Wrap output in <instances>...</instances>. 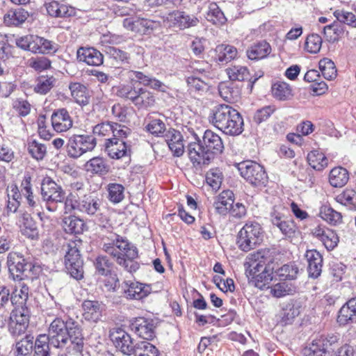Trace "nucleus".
I'll return each mask as SVG.
<instances>
[{
  "instance_id": "7c9ffc66",
  "label": "nucleus",
  "mask_w": 356,
  "mask_h": 356,
  "mask_svg": "<svg viewBox=\"0 0 356 356\" xmlns=\"http://www.w3.org/2000/svg\"><path fill=\"white\" fill-rule=\"evenodd\" d=\"M47 13L54 17H67L75 14L74 8L67 5L51 1L44 4Z\"/></svg>"
},
{
  "instance_id": "0e129e2a",
  "label": "nucleus",
  "mask_w": 356,
  "mask_h": 356,
  "mask_svg": "<svg viewBox=\"0 0 356 356\" xmlns=\"http://www.w3.org/2000/svg\"><path fill=\"white\" fill-rule=\"evenodd\" d=\"M334 16L339 22L356 28V15L353 13L344 10H337L334 12Z\"/></svg>"
},
{
  "instance_id": "20e7f679",
  "label": "nucleus",
  "mask_w": 356,
  "mask_h": 356,
  "mask_svg": "<svg viewBox=\"0 0 356 356\" xmlns=\"http://www.w3.org/2000/svg\"><path fill=\"white\" fill-rule=\"evenodd\" d=\"M82 241L80 239L70 241L63 248L65 252V265L70 275L76 280L83 278V261L80 254Z\"/></svg>"
},
{
  "instance_id": "4be33fe9",
  "label": "nucleus",
  "mask_w": 356,
  "mask_h": 356,
  "mask_svg": "<svg viewBox=\"0 0 356 356\" xmlns=\"http://www.w3.org/2000/svg\"><path fill=\"white\" fill-rule=\"evenodd\" d=\"M112 340L115 347L119 349L123 354L131 355L135 345L130 335L122 330H118L112 334Z\"/></svg>"
},
{
  "instance_id": "f8f14e48",
  "label": "nucleus",
  "mask_w": 356,
  "mask_h": 356,
  "mask_svg": "<svg viewBox=\"0 0 356 356\" xmlns=\"http://www.w3.org/2000/svg\"><path fill=\"white\" fill-rule=\"evenodd\" d=\"M196 141L191 142L188 146V155L195 168L207 165L212 160L211 153L207 150L200 140L197 134H194Z\"/></svg>"
},
{
  "instance_id": "37998d69",
  "label": "nucleus",
  "mask_w": 356,
  "mask_h": 356,
  "mask_svg": "<svg viewBox=\"0 0 356 356\" xmlns=\"http://www.w3.org/2000/svg\"><path fill=\"white\" fill-rule=\"evenodd\" d=\"M307 159L313 169L319 171L323 170L328 164V160L325 154L316 149L308 153Z\"/></svg>"
},
{
  "instance_id": "338daca9",
  "label": "nucleus",
  "mask_w": 356,
  "mask_h": 356,
  "mask_svg": "<svg viewBox=\"0 0 356 356\" xmlns=\"http://www.w3.org/2000/svg\"><path fill=\"white\" fill-rule=\"evenodd\" d=\"M298 273V267L293 264H289L280 268L277 274L281 280H294Z\"/></svg>"
},
{
  "instance_id": "8fccbe9b",
  "label": "nucleus",
  "mask_w": 356,
  "mask_h": 356,
  "mask_svg": "<svg viewBox=\"0 0 356 356\" xmlns=\"http://www.w3.org/2000/svg\"><path fill=\"white\" fill-rule=\"evenodd\" d=\"M134 356H159L158 349L148 341H140L135 344L132 353Z\"/></svg>"
},
{
  "instance_id": "2f4dec72",
  "label": "nucleus",
  "mask_w": 356,
  "mask_h": 356,
  "mask_svg": "<svg viewBox=\"0 0 356 356\" xmlns=\"http://www.w3.org/2000/svg\"><path fill=\"white\" fill-rule=\"evenodd\" d=\"M82 308L83 310V316L86 321L97 322L100 319L103 306L98 301L84 300Z\"/></svg>"
},
{
  "instance_id": "6ab92c4d",
  "label": "nucleus",
  "mask_w": 356,
  "mask_h": 356,
  "mask_svg": "<svg viewBox=\"0 0 356 356\" xmlns=\"http://www.w3.org/2000/svg\"><path fill=\"white\" fill-rule=\"evenodd\" d=\"M122 289L126 298L140 300L150 293L149 285L138 282L127 281L123 283Z\"/></svg>"
},
{
  "instance_id": "aec40b11",
  "label": "nucleus",
  "mask_w": 356,
  "mask_h": 356,
  "mask_svg": "<svg viewBox=\"0 0 356 356\" xmlns=\"http://www.w3.org/2000/svg\"><path fill=\"white\" fill-rule=\"evenodd\" d=\"M131 325L132 329L140 338L152 340L154 337V325L152 319L136 318Z\"/></svg>"
},
{
  "instance_id": "ddd939ff",
  "label": "nucleus",
  "mask_w": 356,
  "mask_h": 356,
  "mask_svg": "<svg viewBox=\"0 0 356 356\" xmlns=\"http://www.w3.org/2000/svg\"><path fill=\"white\" fill-rule=\"evenodd\" d=\"M68 320L56 318L50 324L47 337L50 345L55 348H63L67 344Z\"/></svg>"
},
{
  "instance_id": "58836bf2",
  "label": "nucleus",
  "mask_w": 356,
  "mask_h": 356,
  "mask_svg": "<svg viewBox=\"0 0 356 356\" xmlns=\"http://www.w3.org/2000/svg\"><path fill=\"white\" fill-rule=\"evenodd\" d=\"M29 17V13L23 8L10 10L4 15L3 21L7 26H19L23 24Z\"/></svg>"
},
{
  "instance_id": "603ef678",
  "label": "nucleus",
  "mask_w": 356,
  "mask_h": 356,
  "mask_svg": "<svg viewBox=\"0 0 356 356\" xmlns=\"http://www.w3.org/2000/svg\"><path fill=\"white\" fill-rule=\"evenodd\" d=\"M29 289L24 283L19 284L13 293L11 301L13 305H18L17 307L24 306L29 298Z\"/></svg>"
},
{
  "instance_id": "a19ab883",
  "label": "nucleus",
  "mask_w": 356,
  "mask_h": 356,
  "mask_svg": "<svg viewBox=\"0 0 356 356\" xmlns=\"http://www.w3.org/2000/svg\"><path fill=\"white\" fill-rule=\"evenodd\" d=\"M123 26L127 30L145 33L147 30L152 29V22L145 19L134 20L126 18L123 20Z\"/></svg>"
},
{
  "instance_id": "f704fd0d",
  "label": "nucleus",
  "mask_w": 356,
  "mask_h": 356,
  "mask_svg": "<svg viewBox=\"0 0 356 356\" xmlns=\"http://www.w3.org/2000/svg\"><path fill=\"white\" fill-rule=\"evenodd\" d=\"M19 223L23 235L31 239L38 238L39 234L37 226L29 213H23L19 218Z\"/></svg>"
},
{
  "instance_id": "c03bdc74",
  "label": "nucleus",
  "mask_w": 356,
  "mask_h": 356,
  "mask_svg": "<svg viewBox=\"0 0 356 356\" xmlns=\"http://www.w3.org/2000/svg\"><path fill=\"white\" fill-rule=\"evenodd\" d=\"M20 191L23 196L25 197L27 204L29 207L35 208L37 207V202L34 200L33 194L31 177L29 173L24 175L20 185Z\"/></svg>"
},
{
  "instance_id": "09e8293b",
  "label": "nucleus",
  "mask_w": 356,
  "mask_h": 356,
  "mask_svg": "<svg viewBox=\"0 0 356 356\" xmlns=\"http://www.w3.org/2000/svg\"><path fill=\"white\" fill-rule=\"evenodd\" d=\"M319 216L330 225H336L342 220L341 213L335 211L328 205H323L320 208Z\"/></svg>"
},
{
  "instance_id": "de8ad7c7",
  "label": "nucleus",
  "mask_w": 356,
  "mask_h": 356,
  "mask_svg": "<svg viewBox=\"0 0 356 356\" xmlns=\"http://www.w3.org/2000/svg\"><path fill=\"white\" fill-rule=\"evenodd\" d=\"M56 81L53 76H40L35 81L33 90L36 93L45 95L54 86Z\"/></svg>"
},
{
  "instance_id": "f257e3e1",
  "label": "nucleus",
  "mask_w": 356,
  "mask_h": 356,
  "mask_svg": "<svg viewBox=\"0 0 356 356\" xmlns=\"http://www.w3.org/2000/svg\"><path fill=\"white\" fill-rule=\"evenodd\" d=\"M102 250L129 272L138 268L133 260L138 257L137 248L128 240L116 234L102 238Z\"/></svg>"
},
{
  "instance_id": "864d4df0",
  "label": "nucleus",
  "mask_w": 356,
  "mask_h": 356,
  "mask_svg": "<svg viewBox=\"0 0 356 356\" xmlns=\"http://www.w3.org/2000/svg\"><path fill=\"white\" fill-rule=\"evenodd\" d=\"M273 269L272 264L265 266L262 272L259 273L253 281L255 282V286L259 289H263L268 285L273 280Z\"/></svg>"
},
{
  "instance_id": "680f3d73",
  "label": "nucleus",
  "mask_w": 356,
  "mask_h": 356,
  "mask_svg": "<svg viewBox=\"0 0 356 356\" xmlns=\"http://www.w3.org/2000/svg\"><path fill=\"white\" fill-rule=\"evenodd\" d=\"M337 201L350 209L356 208V192L353 189H346L337 196Z\"/></svg>"
},
{
  "instance_id": "9d476101",
  "label": "nucleus",
  "mask_w": 356,
  "mask_h": 356,
  "mask_svg": "<svg viewBox=\"0 0 356 356\" xmlns=\"http://www.w3.org/2000/svg\"><path fill=\"white\" fill-rule=\"evenodd\" d=\"M241 175L250 184L255 186H265L268 182V176L260 164L246 161L238 164Z\"/></svg>"
},
{
  "instance_id": "72a5a7b5",
  "label": "nucleus",
  "mask_w": 356,
  "mask_h": 356,
  "mask_svg": "<svg viewBox=\"0 0 356 356\" xmlns=\"http://www.w3.org/2000/svg\"><path fill=\"white\" fill-rule=\"evenodd\" d=\"M69 89L71 96L76 103L81 106H86L89 104V92L86 86L83 84L78 82L70 83Z\"/></svg>"
},
{
  "instance_id": "774afa93",
  "label": "nucleus",
  "mask_w": 356,
  "mask_h": 356,
  "mask_svg": "<svg viewBox=\"0 0 356 356\" xmlns=\"http://www.w3.org/2000/svg\"><path fill=\"white\" fill-rule=\"evenodd\" d=\"M33 349V337H26L16 343V356H29Z\"/></svg>"
},
{
  "instance_id": "b1692460",
  "label": "nucleus",
  "mask_w": 356,
  "mask_h": 356,
  "mask_svg": "<svg viewBox=\"0 0 356 356\" xmlns=\"http://www.w3.org/2000/svg\"><path fill=\"white\" fill-rule=\"evenodd\" d=\"M234 202L233 192L229 190L223 191L215 197L213 207L217 213L226 216L229 212Z\"/></svg>"
},
{
  "instance_id": "a18cd8bd",
  "label": "nucleus",
  "mask_w": 356,
  "mask_h": 356,
  "mask_svg": "<svg viewBox=\"0 0 356 356\" xmlns=\"http://www.w3.org/2000/svg\"><path fill=\"white\" fill-rule=\"evenodd\" d=\"M63 228L67 233L79 234H81L85 228V223L83 220L74 216L65 218L63 220Z\"/></svg>"
},
{
  "instance_id": "69168bd1",
  "label": "nucleus",
  "mask_w": 356,
  "mask_h": 356,
  "mask_svg": "<svg viewBox=\"0 0 356 356\" xmlns=\"http://www.w3.org/2000/svg\"><path fill=\"white\" fill-rule=\"evenodd\" d=\"M343 32V28L338 23H333L323 28V33L330 42L337 41Z\"/></svg>"
},
{
  "instance_id": "ea45409f",
  "label": "nucleus",
  "mask_w": 356,
  "mask_h": 356,
  "mask_svg": "<svg viewBox=\"0 0 356 356\" xmlns=\"http://www.w3.org/2000/svg\"><path fill=\"white\" fill-rule=\"evenodd\" d=\"M216 59L219 63H227L234 59L237 55V49L231 45L220 44L216 48Z\"/></svg>"
},
{
  "instance_id": "e433bc0d",
  "label": "nucleus",
  "mask_w": 356,
  "mask_h": 356,
  "mask_svg": "<svg viewBox=\"0 0 356 356\" xmlns=\"http://www.w3.org/2000/svg\"><path fill=\"white\" fill-rule=\"evenodd\" d=\"M155 99L154 95L149 90L138 88L136 91V95H135L132 103L138 109H147L154 106Z\"/></svg>"
},
{
  "instance_id": "3c124183",
  "label": "nucleus",
  "mask_w": 356,
  "mask_h": 356,
  "mask_svg": "<svg viewBox=\"0 0 356 356\" xmlns=\"http://www.w3.org/2000/svg\"><path fill=\"white\" fill-rule=\"evenodd\" d=\"M273 96L279 100H286L292 96V90L286 82L277 81L272 86Z\"/></svg>"
},
{
  "instance_id": "e2e57ef3",
  "label": "nucleus",
  "mask_w": 356,
  "mask_h": 356,
  "mask_svg": "<svg viewBox=\"0 0 356 356\" xmlns=\"http://www.w3.org/2000/svg\"><path fill=\"white\" fill-rule=\"evenodd\" d=\"M28 150L33 158L36 160H42L47 154V147L43 143L35 140L30 141L28 144Z\"/></svg>"
},
{
  "instance_id": "4468645a",
  "label": "nucleus",
  "mask_w": 356,
  "mask_h": 356,
  "mask_svg": "<svg viewBox=\"0 0 356 356\" xmlns=\"http://www.w3.org/2000/svg\"><path fill=\"white\" fill-rule=\"evenodd\" d=\"M163 22L168 26L184 30L197 26L200 20L196 16L184 11L174 10L163 17Z\"/></svg>"
},
{
  "instance_id": "a211bd4d",
  "label": "nucleus",
  "mask_w": 356,
  "mask_h": 356,
  "mask_svg": "<svg viewBox=\"0 0 356 356\" xmlns=\"http://www.w3.org/2000/svg\"><path fill=\"white\" fill-rule=\"evenodd\" d=\"M332 343L326 338L321 337L302 350L303 356H337Z\"/></svg>"
},
{
  "instance_id": "13d9d810",
  "label": "nucleus",
  "mask_w": 356,
  "mask_h": 356,
  "mask_svg": "<svg viewBox=\"0 0 356 356\" xmlns=\"http://www.w3.org/2000/svg\"><path fill=\"white\" fill-rule=\"evenodd\" d=\"M108 200L116 204L120 202L124 197V188L122 184L111 183L107 186Z\"/></svg>"
},
{
  "instance_id": "f3484780",
  "label": "nucleus",
  "mask_w": 356,
  "mask_h": 356,
  "mask_svg": "<svg viewBox=\"0 0 356 356\" xmlns=\"http://www.w3.org/2000/svg\"><path fill=\"white\" fill-rule=\"evenodd\" d=\"M270 221L286 237H293L298 230L294 221L285 216L276 207L273 208L270 213Z\"/></svg>"
},
{
  "instance_id": "052dcab7",
  "label": "nucleus",
  "mask_w": 356,
  "mask_h": 356,
  "mask_svg": "<svg viewBox=\"0 0 356 356\" xmlns=\"http://www.w3.org/2000/svg\"><path fill=\"white\" fill-rule=\"evenodd\" d=\"M207 19L216 25H222L226 22L224 13L216 3L210 4L207 13Z\"/></svg>"
},
{
  "instance_id": "c756f323",
  "label": "nucleus",
  "mask_w": 356,
  "mask_h": 356,
  "mask_svg": "<svg viewBox=\"0 0 356 356\" xmlns=\"http://www.w3.org/2000/svg\"><path fill=\"white\" fill-rule=\"evenodd\" d=\"M165 141L175 156H181L184 152L183 137L181 133L175 129H170L165 135Z\"/></svg>"
},
{
  "instance_id": "49530a36",
  "label": "nucleus",
  "mask_w": 356,
  "mask_h": 356,
  "mask_svg": "<svg viewBox=\"0 0 356 356\" xmlns=\"http://www.w3.org/2000/svg\"><path fill=\"white\" fill-rule=\"evenodd\" d=\"M131 73L140 84L149 86L155 90L163 91V83L155 78L139 71H131Z\"/></svg>"
},
{
  "instance_id": "1a4fd4ad",
  "label": "nucleus",
  "mask_w": 356,
  "mask_h": 356,
  "mask_svg": "<svg viewBox=\"0 0 356 356\" xmlns=\"http://www.w3.org/2000/svg\"><path fill=\"white\" fill-rule=\"evenodd\" d=\"M96 144V139L92 136L74 134L67 143V155L70 158L77 159L87 152L93 150Z\"/></svg>"
},
{
  "instance_id": "cd10ccee",
  "label": "nucleus",
  "mask_w": 356,
  "mask_h": 356,
  "mask_svg": "<svg viewBox=\"0 0 356 356\" xmlns=\"http://www.w3.org/2000/svg\"><path fill=\"white\" fill-rule=\"evenodd\" d=\"M305 257L308 263L307 270L309 277L317 278L322 271V255L316 250H310L306 252Z\"/></svg>"
},
{
  "instance_id": "6e6552de",
  "label": "nucleus",
  "mask_w": 356,
  "mask_h": 356,
  "mask_svg": "<svg viewBox=\"0 0 356 356\" xmlns=\"http://www.w3.org/2000/svg\"><path fill=\"white\" fill-rule=\"evenodd\" d=\"M41 195L47 203V209L54 212L57 209L56 204L65 200V193L51 177H45L41 183Z\"/></svg>"
},
{
  "instance_id": "bb28decb",
  "label": "nucleus",
  "mask_w": 356,
  "mask_h": 356,
  "mask_svg": "<svg viewBox=\"0 0 356 356\" xmlns=\"http://www.w3.org/2000/svg\"><path fill=\"white\" fill-rule=\"evenodd\" d=\"M77 59L89 65L99 66L103 63V55L92 47H81L77 51Z\"/></svg>"
},
{
  "instance_id": "473e14b6",
  "label": "nucleus",
  "mask_w": 356,
  "mask_h": 356,
  "mask_svg": "<svg viewBox=\"0 0 356 356\" xmlns=\"http://www.w3.org/2000/svg\"><path fill=\"white\" fill-rule=\"evenodd\" d=\"M356 319V298H351L342 306L339 312L337 321L346 325Z\"/></svg>"
},
{
  "instance_id": "6e6d98bb",
  "label": "nucleus",
  "mask_w": 356,
  "mask_h": 356,
  "mask_svg": "<svg viewBox=\"0 0 356 356\" xmlns=\"http://www.w3.org/2000/svg\"><path fill=\"white\" fill-rule=\"evenodd\" d=\"M193 76H199L209 79L211 75V65L205 60H198L191 65Z\"/></svg>"
},
{
  "instance_id": "39448f33",
  "label": "nucleus",
  "mask_w": 356,
  "mask_h": 356,
  "mask_svg": "<svg viewBox=\"0 0 356 356\" xmlns=\"http://www.w3.org/2000/svg\"><path fill=\"white\" fill-rule=\"evenodd\" d=\"M7 265L14 279L22 280V276H36L40 270L38 266L28 261L22 253L15 251L8 253Z\"/></svg>"
},
{
  "instance_id": "423d86ee",
  "label": "nucleus",
  "mask_w": 356,
  "mask_h": 356,
  "mask_svg": "<svg viewBox=\"0 0 356 356\" xmlns=\"http://www.w3.org/2000/svg\"><path fill=\"white\" fill-rule=\"evenodd\" d=\"M263 238L261 225L256 222H248L238 232L237 243L241 250L248 252L260 244Z\"/></svg>"
},
{
  "instance_id": "f03ea898",
  "label": "nucleus",
  "mask_w": 356,
  "mask_h": 356,
  "mask_svg": "<svg viewBox=\"0 0 356 356\" xmlns=\"http://www.w3.org/2000/svg\"><path fill=\"white\" fill-rule=\"evenodd\" d=\"M209 120L215 127L229 136H238L243 131L241 113L227 104H220L211 110Z\"/></svg>"
},
{
  "instance_id": "5701e85b",
  "label": "nucleus",
  "mask_w": 356,
  "mask_h": 356,
  "mask_svg": "<svg viewBox=\"0 0 356 356\" xmlns=\"http://www.w3.org/2000/svg\"><path fill=\"white\" fill-rule=\"evenodd\" d=\"M67 343L70 340L74 346L76 351L81 352L84 344V337L82 333V329L78 322L72 318L68 319V330L67 335Z\"/></svg>"
},
{
  "instance_id": "dca6fc26",
  "label": "nucleus",
  "mask_w": 356,
  "mask_h": 356,
  "mask_svg": "<svg viewBox=\"0 0 356 356\" xmlns=\"http://www.w3.org/2000/svg\"><path fill=\"white\" fill-rule=\"evenodd\" d=\"M93 134L99 137H127L131 130L124 125L111 122H104L93 127Z\"/></svg>"
},
{
  "instance_id": "c85d7f7f",
  "label": "nucleus",
  "mask_w": 356,
  "mask_h": 356,
  "mask_svg": "<svg viewBox=\"0 0 356 356\" xmlns=\"http://www.w3.org/2000/svg\"><path fill=\"white\" fill-rule=\"evenodd\" d=\"M202 143L205 148L211 153L212 159L215 154L221 153L224 149L221 138L211 130H207L204 132Z\"/></svg>"
},
{
  "instance_id": "393cba45",
  "label": "nucleus",
  "mask_w": 356,
  "mask_h": 356,
  "mask_svg": "<svg viewBox=\"0 0 356 356\" xmlns=\"http://www.w3.org/2000/svg\"><path fill=\"white\" fill-rule=\"evenodd\" d=\"M58 45L43 37L33 35L31 51L33 54H54L58 51Z\"/></svg>"
},
{
  "instance_id": "2eb2a0df",
  "label": "nucleus",
  "mask_w": 356,
  "mask_h": 356,
  "mask_svg": "<svg viewBox=\"0 0 356 356\" xmlns=\"http://www.w3.org/2000/svg\"><path fill=\"white\" fill-rule=\"evenodd\" d=\"M127 137H115L106 139L104 143L105 152L113 159L129 158L131 156L130 147L126 143Z\"/></svg>"
},
{
  "instance_id": "79ce46f5",
  "label": "nucleus",
  "mask_w": 356,
  "mask_h": 356,
  "mask_svg": "<svg viewBox=\"0 0 356 356\" xmlns=\"http://www.w3.org/2000/svg\"><path fill=\"white\" fill-rule=\"evenodd\" d=\"M85 170L93 174L105 175L109 170V167L106 161L102 157H94L88 161L85 165Z\"/></svg>"
},
{
  "instance_id": "9b49d317",
  "label": "nucleus",
  "mask_w": 356,
  "mask_h": 356,
  "mask_svg": "<svg viewBox=\"0 0 356 356\" xmlns=\"http://www.w3.org/2000/svg\"><path fill=\"white\" fill-rule=\"evenodd\" d=\"M30 312L27 307L22 306L15 307L9 316L8 330L13 336L23 334L29 323Z\"/></svg>"
},
{
  "instance_id": "4d7b16f0",
  "label": "nucleus",
  "mask_w": 356,
  "mask_h": 356,
  "mask_svg": "<svg viewBox=\"0 0 356 356\" xmlns=\"http://www.w3.org/2000/svg\"><path fill=\"white\" fill-rule=\"evenodd\" d=\"M322 42V38L318 34H309L305 40V49L310 54H317L321 49Z\"/></svg>"
},
{
  "instance_id": "5fc2aeb1",
  "label": "nucleus",
  "mask_w": 356,
  "mask_h": 356,
  "mask_svg": "<svg viewBox=\"0 0 356 356\" xmlns=\"http://www.w3.org/2000/svg\"><path fill=\"white\" fill-rule=\"evenodd\" d=\"M319 69L325 79L332 80L337 76L335 65L327 58H324L319 61Z\"/></svg>"
},
{
  "instance_id": "0eeeda50",
  "label": "nucleus",
  "mask_w": 356,
  "mask_h": 356,
  "mask_svg": "<svg viewBox=\"0 0 356 356\" xmlns=\"http://www.w3.org/2000/svg\"><path fill=\"white\" fill-rule=\"evenodd\" d=\"M273 252L270 249H262L250 254L245 263L247 277L254 281L259 273L262 272L264 266L273 264Z\"/></svg>"
},
{
  "instance_id": "7ed1b4c3",
  "label": "nucleus",
  "mask_w": 356,
  "mask_h": 356,
  "mask_svg": "<svg viewBox=\"0 0 356 356\" xmlns=\"http://www.w3.org/2000/svg\"><path fill=\"white\" fill-rule=\"evenodd\" d=\"M72 191L65 201L66 212L72 210L89 216L97 215L101 211V200L90 194H83V184L76 182L71 186Z\"/></svg>"
},
{
  "instance_id": "4c0bfd02",
  "label": "nucleus",
  "mask_w": 356,
  "mask_h": 356,
  "mask_svg": "<svg viewBox=\"0 0 356 356\" xmlns=\"http://www.w3.org/2000/svg\"><path fill=\"white\" fill-rule=\"evenodd\" d=\"M349 180V173L346 168L336 167L332 168L329 174V182L335 188L345 186Z\"/></svg>"
},
{
  "instance_id": "a878e982",
  "label": "nucleus",
  "mask_w": 356,
  "mask_h": 356,
  "mask_svg": "<svg viewBox=\"0 0 356 356\" xmlns=\"http://www.w3.org/2000/svg\"><path fill=\"white\" fill-rule=\"evenodd\" d=\"M313 234L323 243L327 250H332L339 243L337 234L328 228L318 226L314 229Z\"/></svg>"
},
{
  "instance_id": "c9c22d12",
  "label": "nucleus",
  "mask_w": 356,
  "mask_h": 356,
  "mask_svg": "<svg viewBox=\"0 0 356 356\" xmlns=\"http://www.w3.org/2000/svg\"><path fill=\"white\" fill-rule=\"evenodd\" d=\"M271 52L270 45L266 41H261L251 45L246 51L250 60H260L266 58Z\"/></svg>"
},
{
  "instance_id": "412c9836",
  "label": "nucleus",
  "mask_w": 356,
  "mask_h": 356,
  "mask_svg": "<svg viewBox=\"0 0 356 356\" xmlns=\"http://www.w3.org/2000/svg\"><path fill=\"white\" fill-rule=\"evenodd\" d=\"M51 124L56 132H63L72 127L73 122L65 108H59L51 115Z\"/></svg>"
},
{
  "instance_id": "bf43d9fd",
  "label": "nucleus",
  "mask_w": 356,
  "mask_h": 356,
  "mask_svg": "<svg viewBox=\"0 0 356 356\" xmlns=\"http://www.w3.org/2000/svg\"><path fill=\"white\" fill-rule=\"evenodd\" d=\"M227 74L232 81H242L248 79L249 72L246 67L241 65L232 66L226 70Z\"/></svg>"
}]
</instances>
